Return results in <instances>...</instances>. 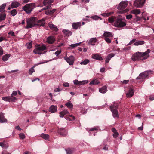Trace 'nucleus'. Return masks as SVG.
<instances>
[{
  "label": "nucleus",
  "instance_id": "33",
  "mask_svg": "<svg viewBox=\"0 0 154 154\" xmlns=\"http://www.w3.org/2000/svg\"><path fill=\"white\" fill-rule=\"evenodd\" d=\"M68 113L67 110H64L60 113V116L61 117H63L65 115Z\"/></svg>",
  "mask_w": 154,
  "mask_h": 154
},
{
  "label": "nucleus",
  "instance_id": "31",
  "mask_svg": "<svg viewBox=\"0 0 154 154\" xmlns=\"http://www.w3.org/2000/svg\"><path fill=\"white\" fill-rule=\"evenodd\" d=\"M41 137L45 140H48L49 138V135L47 134L42 133L41 134Z\"/></svg>",
  "mask_w": 154,
  "mask_h": 154
},
{
  "label": "nucleus",
  "instance_id": "21",
  "mask_svg": "<svg viewBox=\"0 0 154 154\" xmlns=\"http://www.w3.org/2000/svg\"><path fill=\"white\" fill-rule=\"evenodd\" d=\"M114 56V54L112 53H111L110 54H109L107 56L106 58V63H108L111 59Z\"/></svg>",
  "mask_w": 154,
  "mask_h": 154
},
{
  "label": "nucleus",
  "instance_id": "38",
  "mask_svg": "<svg viewBox=\"0 0 154 154\" xmlns=\"http://www.w3.org/2000/svg\"><path fill=\"white\" fill-rule=\"evenodd\" d=\"M89 62L88 59H85L84 61L81 62L80 63L81 65H86Z\"/></svg>",
  "mask_w": 154,
  "mask_h": 154
},
{
  "label": "nucleus",
  "instance_id": "3",
  "mask_svg": "<svg viewBox=\"0 0 154 154\" xmlns=\"http://www.w3.org/2000/svg\"><path fill=\"white\" fill-rule=\"evenodd\" d=\"M37 21V18L35 17H32L27 19V28H29L34 27L36 25Z\"/></svg>",
  "mask_w": 154,
  "mask_h": 154
},
{
  "label": "nucleus",
  "instance_id": "18",
  "mask_svg": "<svg viewBox=\"0 0 154 154\" xmlns=\"http://www.w3.org/2000/svg\"><path fill=\"white\" fill-rule=\"evenodd\" d=\"M92 57L93 58L98 60H103V59L102 57L99 55L97 54H94L92 55Z\"/></svg>",
  "mask_w": 154,
  "mask_h": 154
},
{
  "label": "nucleus",
  "instance_id": "48",
  "mask_svg": "<svg viewBox=\"0 0 154 154\" xmlns=\"http://www.w3.org/2000/svg\"><path fill=\"white\" fill-rule=\"evenodd\" d=\"M142 19V18L138 16H136V18L134 19V21L137 22L138 21Z\"/></svg>",
  "mask_w": 154,
  "mask_h": 154
},
{
  "label": "nucleus",
  "instance_id": "43",
  "mask_svg": "<svg viewBox=\"0 0 154 154\" xmlns=\"http://www.w3.org/2000/svg\"><path fill=\"white\" fill-rule=\"evenodd\" d=\"M113 12H109L107 13H104L102 14V15L105 17H108L113 14Z\"/></svg>",
  "mask_w": 154,
  "mask_h": 154
},
{
  "label": "nucleus",
  "instance_id": "41",
  "mask_svg": "<svg viewBox=\"0 0 154 154\" xmlns=\"http://www.w3.org/2000/svg\"><path fill=\"white\" fill-rule=\"evenodd\" d=\"M11 14L13 16L17 14V11L16 9H13L11 11Z\"/></svg>",
  "mask_w": 154,
  "mask_h": 154
},
{
  "label": "nucleus",
  "instance_id": "9",
  "mask_svg": "<svg viewBox=\"0 0 154 154\" xmlns=\"http://www.w3.org/2000/svg\"><path fill=\"white\" fill-rule=\"evenodd\" d=\"M134 43V45L137 46L144 44L145 43V42L143 41L136 40L135 39H134L130 42L128 45H131Z\"/></svg>",
  "mask_w": 154,
  "mask_h": 154
},
{
  "label": "nucleus",
  "instance_id": "46",
  "mask_svg": "<svg viewBox=\"0 0 154 154\" xmlns=\"http://www.w3.org/2000/svg\"><path fill=\"white\" fill-rule=\"evenodd\" d=\"M17 95V92L16 91H14L12 93L11 96H10L11 97H16L14 96H16Z\"/></svg>",
  "mask_w": 154,
  "mask_h": 154
},
{
  "label": "nucleus",
  "instance_id": "1",
  "mask_svg": "<svg viewBox=\"0 0 154 154\" xmlns=\"http://www.w3.org/2000/svg\"><path fill=\"white\" fill-rule=\"evenodd\" d=\"M150 51V50L148 49L145 52L143 53L139 52H137L133 55L132 59L133 61L146 59L149 57V54Z\"/></svg>",
  "mask_w": 154,
  "mask_h": 154
},
{
  "label": "nucleus",
  "instance_id": "22",
  "mask_svg": "<svg viewBox=\"0 0 154 154\" xmlns=\"http://www.w3.org/2000/svg\"><path fill=\"white\" fill-rule=\"evenodd\" d=\"M107 88L106 86H104L102 88H99V91L102 93H105L107 91Z\"/></svg>",
  "mask_w": 154,
  "mask_h": 154
},
{
  "label": "nucleus",
  "instance_id": "50",
  "mask_svg": "<svg viewBox=\"0 0 154 154\" xmlns=\"http://www.w3.org/2000/svg\"><path fill=\"white\" fill-rule=\"evenodd\" d=\"M104 40L108 43H110L111 42V39L108 38H104Z\"/></svg>",
  "mask_w": 154,
  "mask_h": 154
},
{
  "label": "nucleus",
  "instance_id": "15",
  "mask_svg": "<svg viewBox=\"0 0 154 154\" xmlns=\"http://www.w3.org/2000/svg\"><path fill=\"white\" fill-rule=\"evenodd\" d=\"M134 90L130 88H129L128 92L126 93V96L128 97H131L134 95Z\"/></svg>",
  "mask_w": 154,
  "mask_h": 154
},
{
  "label": "nucleus",
  "instance_id": "37",
  "mask_svg": "<svg viewBox=\"0 0 154 154\" xmlns=\"http://www.w3.org/2000/svg\"><path fill=\"white\" fill-rule=\"evenodd\" d=\"M9 57L10 56L9 54H7L4 55L2 57V60L4 61H7L8 60Z\"/></svg>",
  "mask_w": 154,
  "mask_h": 154
},
{
  "label": "nucleus",
  "instance_id": "62",
  "mask_svg": "<svg viewBox=\"0 0 154 154\" xmlns=\"http://www.w3.org/2000/svg\"><path fill=\"white\" fill-rule=\"evenodd\" d=\"M61 52V51H57L55 52V54L57 55V56L59 54H60Z\"/></svg>",
  "mask_w": 154,
  "mask_h": 154
},
{
  "label": "nucleus",
  "instance_id": "53",
  "mask_svg": "<svg viewBox=\"0 0 154 154\" xmlns=\"http://www.w3.org/2000/svg\"><path fill=\"white\" fill-rule=\"evenodd\" d=\"M69 117L70 118H69V120L72 121L74 120L75 119V117L74 116L72 115H70L69 116Z\"/></svg>",
  "mask_w": 154,
  "mask_h": 154
},
{
  "label": "nucleus",
  "instance_id": "36",
  "mask_svg": "<svg viewBox=\"0 0 154 154\" xmlns=\"http://www.w3.org/2000/svg\"><path fill=\"white\" fill-rule=\"evenodd\" d=\"M99 83L100 82L97 80L95 79L93 80L90 83V84H93L94 85L97 84Z\"/></svg>",
  "mask_w": 154,
  "mask_h": 154
},
{
  "label": "nucleus",
  "instance_id": "45",
  "mask_svg": "<svg viewBox=\"0 0 154 154\" xmlns=\"http://www.w3.org/2000/svg\"><path fill=\"white\" fill-rule=\"evenodd\" d=\"M19 136L20 139H24L25 137V136L23 133H21L19 134Z\"/></svg>",
  "mask_w": 154,
  "mask_h": 154
},
{
  "label": "nucleus",
  "instance_id": "19",
  "mask_svg": "<svg viewBox=\"0 0 154 154\" xmlns=\"http://www.w3.org/2000/svg\"><path fill=\"white\" fill-rule=\"evenodd\" d=\"M73 82L75 84L78 85H81L87 83V82H85V81H79L77 80H74Z\"/></svg>",
  "mask_w": 154,
  "mask_h": 154
},
{
  "label": "nucleus",
  "instance_id": "39",
  "mask_svg": "<svg viewBox=\"0 0 154 154\" xmlns=\"http://www.w3.org/2000/svg\"><path fill=\"white\" fill-rule=\"evenodd\" d=\"M65 105L68 107L69 108H72L73 106L72 104L70 102H69L66 103L65 104Z\"/></svg>",
  "mask_w": 154,
  "mask_h": 154
},
{
  "label": "nucleus",
  "instance_id": "47",
  "mask_svg": "<svg viewBox=\"0 0 154 154\" xmlns=\"http://www.w3.org/2000/svg\"><path fill=\"white\" fill-rule=\"evenodd\" d=\"M35 72V70L33 68V67H32L29 70V74L30 75H32L33 72Z\"/></svg>",
  "mask_w": 154,
  "mask_h": 154
},
{
  "label": "nucleus",
  "instance_id": "27",
  "mask_svg": "<svg viewBox=\"0 0 154 154\" xmlns=\"http://www.w3.org/2000/svg\"><path fill=\"white\" fill-rule=\"evenodd\" d=\"M62 32L66 36H68L71 35L72 34V32H71L66 29L63 30L62 31Z\"/></svg>",
  "mask_w": 154,
  "mask_h": 154
},
{
  "label": "nucleus",
  "instance_id": "23",
  "mask_svg": "<svg viewBox=\"0 0 154 154\" xmlns=\"http://www.w3.org/2000/svg\"><path fill=\"white\" fill-rule=\"evenodd\" d=\"M103 36L105 38L112 37L113 36L112 33L110 32H105L103 34Z\"/></svg>",
  "mask_w": 154,
  "mask_h": 154
},
{
  "label": "nucleus",
  "instance_id": "12",
  "mask_svg": "<svg viewBox=\"0 0 154 154\" xmlns=\"http://www.w3.org/2000/svg\"><path fill=\"white\" fill-rule=\"evenodd\" d=\"M57 132L63 136H65L67 134V131L63 128H59L57 130Z\"/></svg>",
  "mask_w": 154,
  "mask_h": 154
},
{
  "label": "nucleus",
  "instance_id": "51",
  "mask_svg": "<svg viewBox=\"0 0 154 154\" xmlns=\"http://www.w3.org/2000/svg\"><path fill=\"white\" fill-rule=\"evenodd\" d=\"M56 11V9H53L52 10H51L49 11V15H52L53 14V13L55 11Z\"/></svg>",
  "mask_w": 154,
  "mask_h": 154
},
{
  "label": "nucleus",
  "instance_id": "60",
  "mask_svg": "<svg viewBox=\"0 0 154 154\" xmlns=\"http://www.w3.org/2000/svg\"><path fill=\"white\" fill-rule=\"evenodd\" d=\"M118 132H116L115 133H114L113 134V136L114 137L116 138L117 137H118Z\"/></svg>",
  "mask_w": 154,
  "mask_h": 154
},
{
  "label": "nucleus",
  "instance_id": "32",
  "mask_svg": "<svg viewBox=\"0 0 154 154\" xmlns=\"http://www.w3.org/2000/svg\"><path fill=\"white\" fill-rule=\"evenodd\" d=\"M67 154H72L74 152V149L68 148L66 149Z\"/></svg>",
  "mask_w": 154,
  "mask_h": 154
},
{
  "label": "nucleus",
  "instance_id": "42",
  "mask_svg": "<svg viewBox=\"0 0 154 154\" xmlns=\"http://www.w3.org/2000/svg\"><path fill=\"white\" fill-rule=\"evenodd\" d=\"M100 149L108 150V146L107 145H105L103 147L100 146Z\"/></svg>",
  "mask_w": 154,
  "mask_h": 154
},
{
  "label": "nucleus",
  "instance_id": "17",
  "mask_svg": "<svg viewBox=\"0 0 154 154\" xmlns=\"http://www.w3.org/2000/svg\"><path fill=\"white\" fill-rule=\"evenodd\" d=\"M81 26V22L74 23L72 24L73 28L77 29L79 27Z\"/></svg>",
  "mask_w": 154,
  "mask_h": 154
},
{
  "label": "nucleus",
  "instance_id": "56",
  "mask_svg": "<svg viewBox=\"0 0 154 154\" xmlns=\"http://www.w3.org/2000/svg\"><path fill=\"white\" fill-rule=\"evenodd\" d=\"M80 43H77L76 44H72L70 46L74 48L75 47L77 46L78 45H79Z\"/></svg>",
  "mask_w": 154,
  "mask_h": 154
},
{
  "label": "nucleus",
  "instance_id": "35",
  "mask_svg": "<svg viewBox=\"0 0 154 154\" xmlns=\"http://www.w3.org/2000/svg\"><path fill=\"white\" fill-rule=\"evenodd\" d=\"M33 52L34 53L39 54H42V52L39 50L38 48L34 49L33 51Z\"/></svg>",
  "mask_w": 154,
  "mask_h": 154
},
{
  "label": "nucleus",
  "instance_id": "54",
  "mask_svg": "<svg viewBox=\"0 0 154 154\" xmlns=\"http://www.w3.org/2000/svg\"><path fill=\"white\" fill-rule=\"evenodd\" d=\"M8 34L11 35L12 36H15V33L13 31H10L8 33Z\"/></svg>",
  "mask_w": 154,
  "mask_h": 154
},
{
  "label": "nucleus",
  "instance_id": "13",
  "mask_svg": "<svg viewBox=\"0 0 154 154\" xmlns=\"http://www.w3.org/2000/svg\"><path fill=\"white\" fill-rule=\"evenodd\" d=\"M47 42L48 43L50 44H52L55 41V38L53 36H49L47 38Z\"/></svg>",
  "mask_w": 154,
  "mask_h": 154
},
{
  "label": "nucleus",
  "instance_id": "52",
  "mask_svg": "<svg viewBox=\"0 0 154 154\" xmlns=\"http://www.w3.org/2000/svg\"><path fill=\"white\" fill-rule=\"evenodd\" d=\"M32 42H31L28 44V45H27V48H29V49H30L32 47Z\"/></svg>",
  "mask_w": 154,
  "mask_h": 154
},
{
  "label": "nucleus",
  "instance_id": "55",
  "mask_svg": "<svg viewBox=\"0 0 154 154\" xmlns=\"http://www.w3.org/2000/svg\"><path fill=\"white\" fill-rule=\"evenodd\" d=\"M132 15L131 14L128 15L126 16V18L128 19H130L132 17Z\"/></svg>",
  "mask_w": 154,
  "mask_h": 154
},
{
  "label": "nucleus",
  "instance_id": "20",
  "mask_svg": "<svg viewBox=\"0 0 154 154\" xmlns=\"http://www.w3.org/2000/svg\"><path fill=\"white\" fill-rule=\"evenodd\" d=\"M53 0H44L43 4L45 6L46 5L50 6V5L53 2Z\"/></svg>",
  "mask_w": 154,
  "mask_h": 154
},
{
  "label": "nucleus",
  "instance_id": "24",
  "mask_svg": "<svg viewBox=\"0 0 154 154\" xmlns=\"http://www.w3.org/2000/svg\"><path fill=\"white\" fill-rule=\"evenodd\" d=\"M57 108L54 105L51 106L49 109V111L51 113H54L56 112Z\"/></svg>",
  "mask_w": 154,
  "mask_h": 154
},
{
  "label": "nucleus",
  "instance_id": "5",
  "mask_svg": "<svg viewBox=\"0 0 154 154\" xmlns=\"http://www.w3.org/2000/svg\"><path fill=\"white\" fill-rule=\"evenodd\" d=\"M114 26L117 27H123L126 25V23L122 21V19L117 18L114 23Z\"/></svg>",
  "mask_w": 154,
  "mask_h": 154
},
{
  "label": "nucleus",
  "instance_id": "30",
  "mask_svg": "<svg viewBox=\"0 0 154 154\" xmlns=\"http://www.w3.org/2000/svg\"><path fill=\"white\" fill-rule=\"evenodd\" d=\"M20 4L17 2H12L11 4V7L12 8H16L19 6Z\"/></svg>",
  "mask_w": 154,
  "mask_h": 154
},
{
  "label": "nucleus",
  "instance_id": "34",
  "mask_svg": "<svg viewBox=\"0 0 154 154\" xmlns=\"http://www.w3.org/2000/svg\"><path fill=\"white\" fill-rule=\"evenodd\" d=\"M140 11L139 9H134L131 11V13L136 15L140 13Z\"/></svg>",
  "mask_w": 154,
  "mask_h": 154
},
{
  "label": "nucleus",
  "instance_id": "26",
  "mask_svg": "<svg viewBox=\"0 0 154 154\" xmlns=\"http://www.w3.org/2000/svg\"><path fill=\"white\" fill-rule=\"evenodd\" d=\"M6 14L5 13L0 14V22L5 20Z\"/></svg>",
  "mask_w": 154,
  "mask_h": 154
},
{
  "label": "nucleus",
  "instance_id": "25",
  "mask_svg": "<svg viewBox=\"0 0 154 154\" xmlns=\"http://www.w3.org/2000/svg\"><path fill=\"white\" fill-rule=\"evenodd\" d=\"M49 26L51 29L56 32L58 30V29L56 26L52 24H49Z\"/></svg>",
  "mask_w": 154,
  "mask_h": 154
},
{
  "label": "nucleus",
  "instance_id": "7",
  "mask_svg": "<svg viewBox=\"0 0 154 154\" xmlns=\"http://www.w3.org/2000/svg\"><path fill=\"white\" fill-rule=\"evenodd\" d=\"M151 71H147L140 73L139 76L137 77V79H144L146 78L151 73Z\"/></svg>",
  "mask_w": 154,
  "mask_h": 154
},
{
  "label": "nucleus",
  "instance_id": "29",
  "mask_svg": "<svg viewBox=\"0 0 154 154\" xmlns=\"http://www.w3.org/2000/svg\"><path fill=\"white\" fill-rule=\"evenodd\" d=\"M116 19L117 18H116V17L112 16L109 17L108 18V20L109 23H112L114 22L115 20L116 21Z\"/></svg>",
  "mask_w": 154,
  "mask_h": 154
},
{
  "label": "nucleus",
  "instance_id": "61",
  "mask_svg": "<svg viewBox=\"0 0 154 154\" xmlns=\"http://www.w3.org/2000/svg\"><path fill=\"white\" fill-rule=\"evenodd\" d=\"M129 82L128 80H123V81L122 82V83L124 84H127L128 83V82Z\"/></svg>",
  "mask_w": 154,
  "mask_h": 154
},
{
  "label": "nucleus",
  "instance_id": "16",
  "mask_svg": "<svg viewBox=\"0 0 154 154\" xmlns=\"http://www.w3.org/2000/svg\"><path fill=\"white\" fill-rule=\"evenodd\" d=\"M7 119L5 117L2 113H0V123H4L7 122Z\"/></svg>",
  "mask_w": 154,
  "mask_h": 154
},
{
  "label": "nucleus",
  "instance_id": "59",
  "mask_svg": "<svg viewBox=\"0 0 154 154\" xmlns=\"http://www.w3.org/2000/svg\"><path fill=\"white\" fill-rule=\"evenodd\" d=\"M46 7L42 9V10H46L47 9L51 7V6L49 5H46Z\"/></svg>",
  "mask_w": 154,
  "mask_h": 154
},
{
  "label": "nucleus",
  "instance_id": "44",
  "mask_svg": "<svg viewBox=\"0 0 154 154\" xmlns=\"http://www.w3.org/2000/svg\"><path fill=\"white\" fill-rule=\"evenodd\" d=\"M6 6L5 4H3L0 6V12H1L3 10H4Z\"/></svg>",
  "mask_w": 154,
  "mask_h": 154
},
{
  "label": "nucleus",
  "instance_id": "58",
  "mask_svg": "<svg viewBox=\"0 0 154 154\" xmlns=\"http://www.w3.org/2000/svg\"><path fill=\"white\" fill-rule=\"evenodd\" d=\"M3 54V49L2 47L0 46V55H2Z\"/></svg>",
  "mask_w": 154,
  "mask_h": 154
},
{
  "label": "nucleus",
  "instance_id": "49",
  "mask_svg": "<svg viewBox=\"0 0 154 154\" xmlns=\"http://www.w3.org/2000/svg\"><path fill=\"white\" fill-rule=\"evenodd\" d=\"M91 18H92L93 19L95 20H98L100 18V17L98 16L97 15H94L92 16L91 17Z\"/></svg>",
  "mask_w": 154,
  "mask_h": 154
},
{
  "label": "nucleus",
  "instance_id": "57",
  "mask_svg": "<svg viewBox=\"0 0 154 154\" xmlns=\"http://www.w3.org/2000/svg\"><path fill=\"white\" fill-rule=\"evenodd\" d=\"M63 85L65 87H68L69 86V84L67 82H65L63 83Z\"/></svg>",
  "mask_w": 154,
  "mask_h": 154
},
{
  "label": "nucleus",
  "instance_id": "10",
  "mask_svg": "<svg viewBox=\"0 0 154 154\" xmlns=\"http://www.w3.org/2000/svg\"><path fill=\"white\" fill-rule=\"evenodd\" d=\"M64 59L69 65L73 64L74 61V58L73 56H71L69 57H65Z\"/></svg>",
  "mask_w": 154,
  "mask_h": 154
},
{
  "label": "nucleus",
  "instance_id": "8",
  "mask_svg": "<svg viewBox=\"0 0 154 154\" xmlns=\"http://www.w3.org/2000/svg\"><path fill=\"white\" fill-rule=\"evenodd\" d=\"M145 0H135L134 5L137 8L142 7L144 4Z\"/></svg>",
  "mask_w": 154,
  "mask_h": 154
},
{
  "label": "nucleus",
  "instance_id": "40",
  "mask_svg": "<svg viewBox=\"0 0 154 154\" xmlns=\"http://www.w3.org/2000/svg\"><path fill=\"white\" fill-rule=\"evenodd\" d=\"M40 50L43 51L46 49V47L44 45H42L41 46H39L38 47Z\"/></svg>",
  "mask_w": 154,
  "mask_h": 154
},
{
  "label": "nucleus",
  "instance_id": "63",
  "mask_svg": "<svg viewBox=\"0 0 154 154\" xmlns=\"http://www.w3.org/2000/svg\"><path fill=\"white\" fill-rule=\"evenodd\" d=\"M112 132H113L114 133H115L116 132H117L116 129L115 128H113L112 129Z\"/></svg>",
  "mask_w": 154,
  "mask_h": 154
},
{
  "label": "nucleus",
  "instance_id": "4",
  "mask_svg": "<svg viewBox=\"0 0 154 154\" xmlns=\"http://www.w3.org/2000/svg\"><path fill=\"white\" fill-rule=\"evenodd\" d=\"M110 109L112 112V115L114 118L118 117V105L117 103H114L110 107Z\"/></svg>",
  "mask_w": 154,
  "mask_h": 154
},
{
  "label": "nucleus",
  "instance_id": "11",
  "mask_svg": "<svg viewBox=\"0 0 154 154\" xmlns=\"http://www.w3.org/2000/svg\"><path fill=\"white\" fill-rule=\"evenodd\" d=\"M17 99L16 97H11L10 96L3 97H2V100L6 101L14 102Z\"/></svg>",
  "mask_w": 154,
  "mask_h": 154
},
{
  "label": "nucleus",
  "instance_id": "64",
  "mask_svg": "<svg viewBox=\"0 0 154 154\" xmlns=\"http://www.w3.org/2000/svg\"><path fill=\"white\" fill-rule=\"evenodd\" d=\"M2 154H11L10 153L6 151H4L2 152Z\"/></svg>",
  "mask_w": 154,
  "mask_h": 154
},
{
  "label": "nucleus",
  "instance_id": "28",
  "mask_svg": "<svg viewBox=\"0 0 154 154\" xmlns=\"http://www.w3.org/2000/svg\"><path fill=\"white\" fill-rule=\"evenodd\" d=\"M97 40L96 38H92L90 39L89 43L92 45H95L94 43L97 42Z\"/></svg>",
  "mask_w": 154,
  "mask_h": 154
},
{
  "label": "nucleus",
  "instance_id": "14",
  "mask_svg": "<svg viewBox=\"0 0 154 154\" xmlns=\"http://www.w3.org/2000/svg\"><path fill=\"white\" fill-rule=\"evenodd\" d=\"M45 20L44 18H42L39 20H37L36 25L42 26H44L45 23Z\"/></svg>",
  "mask_w": 154,
  "mask_h": 154
},
{
  "label": "nucleus",
  "instance_id": "6",
  "mask_svg": "<svg viewBox=\"0 0 154 154\" xmlns=\"http://www.w3.org/2000/svg\"><path fill=\"white\" fill-rule=\"evenodd\" d=\"M34 6L33 3L27 4L23 7V9L27 13H29L32 11Z\"/></svg>",
  "mask_w": 154,
  "mask_h": 154
},
{
  "label": "nucleus",
  "instance_id": "2",
  "mask_svg": "<svg viewBox=\"0 0 154 154\" xmlns=\"http://www.w3.org/2000/svg\"><path fill=\"white\" fill-rule=\"evenodd\" d=\"M127 1L122 2L119 4L118 7V9L120 10L119 13H123L127 12L128 11V9H126L124 10L127 6Z\"/></svg>",
  "mask_w": 154,
  "mask_h": 154
}]
</instances>
